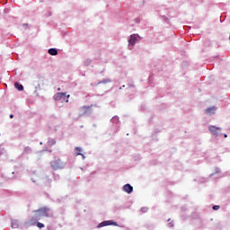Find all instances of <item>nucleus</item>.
I'll use <instances>...</instances> for the list:
<instances>
[{"mask_svg": "<svg viewBox=\"0 0 230 230\" xmlns=\"http://www.w3.org/2000/svg\"><path fill=\"white\" fill-rule=\"evenodd\" d=\"M213 209H214L215 211H217V209H220V206L215 205V206L213 207Z\"/></svg>", "mask_w": 230, "mask_h": 230, "instance_id": "2eb2a0df", "label": "nucleus"}, {"mask_svg": "<svg viewBox=\"0 0 230 230\" xmlns=\"http://www.w3.org/2000/svg\"><path fill=\"white\" fill-rule=\"evenodd\" d=\"M92 106H83L81 107V112L83 114H91V112H93V111L91 110Z\"/></svg>", "mask_w": 230, "mask_h": 230, "instance_id": "423d86ee", "label": "nucleus"}, {"mask_svg": "<svg viewBox=\"0 0 230 230\" xmlns=\"http://www.w3.org/2000/svg\"><path fill=\"white\" fill-rule=\"evenodd\" d=\"M14 87L18 91H24V86H22V84H20L19 83H14Z\"/></svg>", "mask_w": 230, "mask_h": 230, "instance_id": "f8f14e48", "label": "nucleus"}, {"mask_svg": "<svg viewBox=\"0 0 230 230\" xmlns=\"http://www.w3.org/2000/svg\"><path fill=\"white\" fill-rule=\"evenodd\" d=\"M58 91H60V88H58Z\"/></svg>", "mask_w": 230, "mask_h": 230, "instance_id": "6ab92c4d", "label": "nucleus"}, {"mask_svg": "<svg viewBox=\"0 0 230 230\" xmlns=\"http://www.w3.org/2000/svg\"><path fill=\"white\" fill-rule=\"evenodd\" d=\"M50 166L53 170H62L66 166V163L60 159H57L50 162Z\"/></svg>", "mask_w": 230, "mask_h": 230, "instance_id": "7ed1b4c3", "label": "nucleus"}, {"mask_svg": "<svg viewBox=\"0 0 230 230\" xmlns=\"http://www.w3.org/2000/svg\"><path fill=\"white\" fill-rule=\"evenodd\" d=\"M205 114H215V107L206 109Z\"/></svg>", "mask_w": 230, "mask_h": 230, "instance_id": "9b49d317", "label": "nucleus"}, {"mask_svg": "<svg viewBox=\"0 0 230 230\" xmlns=\"http://www.w3.org/2000/svg\"><path fill=\"white\" fill-rule=\"evenodd\" d=\"M49 54L52 55V57H55L58 55V50H57V49H49Z\"/></svg>", "mask_w": 230, "mask_h": 230, "instance_id": "9d476101", "label": "nucleus"}, {"mask_svg": "<svg viewBox=\"0 0 230 230\" xmlns=\"http://www.w3.org/2000/svg\"><path fill=\"white\" fill-rule=\"evenodd\" d=\"M37 220L40 219H37V215H35L30 219L29 224H31V226H35V224H37Z\"/></svg>", "mask_w": 230, "mask_h": 230, "instance_id": "1a4fd4ad", "label": "nucleus"}, {"mask_svg": "<svg viewBox=\"0 0 230 230\" xmlns=\"http://www.w3.org/2000/svg\"><path fill=\"white\" fill-rule=\"evenodd\" d=\"M208 130L211 132V134H213V136L216 137L220 136V132H222L221 128H217L215 126H209Z\"/></svg>", "mask_w": 230, "mask_h": 230, "instance_id": "20e7f679", "label": "nucleus"}, {"mask_svg": "<svg viewBox=\"0 0 230 230\" xmlns=\"http://www.w3.org/2000/svg\"><path fill=\"white\" fill-rule=\"evenodd\" d=\"M10 118H11V119L13 118V114H11V115H10Z\"/></svg>", "mask_w": 230, "mask_h": 230, "instance_id": "f3484780", "label": "nucleus"}, {"mask_svg": "<svg viewBox=\"0 0 230 230\" xmlns=\"http://www.w3.org/2000/svg\"><path fill=\"white\" fill-rule=\"evenodd\" d=\"M75 155H82V148L75 147Z\"/></svg>", "mask_w": 230, "mask_h": 230, "instance_id": "ddd939ff", "label": "nucleus"}, {"mask_svg": "<svg viewBox=\"0 0 230 230\" xmlns=\"http://www.w3.org/2000/svg\"><path fill=\"white\" fill-rule=\"evenodd\" d=\"M28 150H30V147L25 148V152H28Z\"/></svg>", "mask_w": 230, "mask_h": 230, "instance_id": "dca6fc26", "label": "nucleus"}, {"mask_svg": "<svg viewBox=\"0 0 230 230\" xmlns=\"http://www.w3.org/2000/svg\"><path fill=\"white\" fill-rule=\"evenodd\" d=\"M36 226L37 227H39V229H42V227H45L44 224L42 223H37Z\"/></svg>", "mask_w": 230, "mask_h": 230, "instance_id": "4468645a", "label": "nucleus"}, {"mask_svg": "<svg viewBox=\"0 0 230 230\" xmlns=\"http://www.w3.org/2000/svg\"><path fill=\"white\" fill-rule=\"evenodd\" d=\"M107 226H118V223L109 220V221H103L98 225V227H105Z\"/></svg>", "mask_w": 230, "mask_h": 230, "instance_id": "39448f33", "label": "nucleus"}, {"mask_svg": "<svg viewBox=\"0 0 230 230\" xmlns=\"http://www.w3.org/2000/svg\"><path fill=\"white\" fill-rule=\"evenodd\" d=\"M224 137H227V134H225V135H224Z\"/></svg>", "mask_w": 230, "mask_h": 230, "instance_id": "a211bd4d", "label": "nucleus"}, {"mask_svg": "<svg viewBox=\"0 0 230 230\" xmlns=\"http://www.w3.org/2000/svg\"><path fill=\"white\" fill-rule=\"evenodd\" d=\"M71 95H67V93H57L55 95H54V100L56 102H66V103H67L69 102V98H70Z\"/></svg>", "mask_w": 230, "mask_h": 230, "instance_id": "f03ea898", "label": "nucleus"}, {"mask_svg": "<svg viewBox=\"0 0 230 230\" xmlns=\"http://www.w3.org/2000/svg\"><path fill=\"white\" fill-rule=\"evenodd\" d=\"M136 40H137V38L136 37V34H132L130 36L129 40H128L129 46H134V44H136Z\"/></svg>", "mask_w": 230, "mask_h": 230, "instance_id": "6e6552de", "label": "nucleus"}, {"mask_svg": "<svg viewBox=\"0 0 230 230\" xmlns=\"http://www.w3.org/2000/svg\"><path fill=\"white\" fill-rule=\"evenodd\" d=\"M49 208L43 207L41 208H39L38 210H35L34 213H36V220H40L41 217H51L49 214Z\"/></svg>", "mask_w": 230, "mask_h": 230, "instance_id": "f257e3e1", "label": "nucleus"}, {"mask_svg": "<svg viewBox=\"0 0 230 230\" xmlns=\"http://www.w3.org/2000/svg\"><path fill=\"white\" fill-rule=\"evenodd\" d=\"M123 190H124V191H126V193L130 194V193H132V191H134V187H132V185L128 183L123 186Z\"/></svg>", "mask_w": 230, "mask_h": 230, "instance_id": "0eeeda50", "label": "nucleus"}]
</instances>
